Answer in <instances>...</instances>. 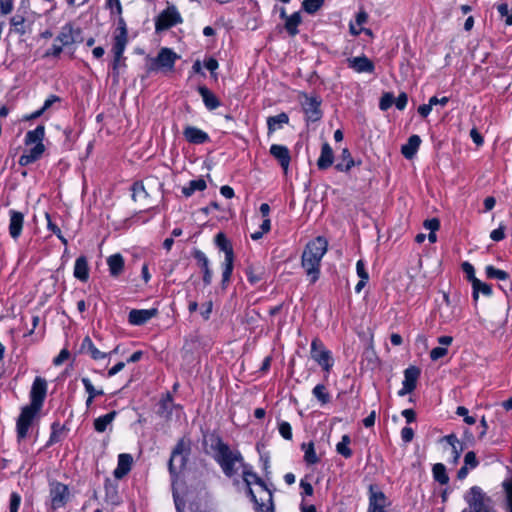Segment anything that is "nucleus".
Listing matches in <instances>:
<instances>
[{
	"label": "nucleus",
	"mask_w": 512,
	"mask_h": 512,
	"mask_svg": "<svg viewBox=\"0 0 512 512\" xmlns=\"http://www.w3.org/2000/svg\"><path fill=\"white\" fill-rule=\"evenodd\" d=\"M420 144L421 139L418 135L410 136L407 143L403 145L401 148L403 156L406 159H412L415 156Z\"/></svg>",
	"instance_id": "cd10ccee"
},
{
	"label": "nucleus",
	"mask_w": 512,
	"mask_h": 512,
	"mask_svg": "<svg viewBox=\"0 0 512 512\" xmlns=\"http://www.w3.org/2000/svg\"><path fill=\"white\" fill-rule=\"evenodd\" d=\"M311 357L326 372L330 371L333 365L330 351H328L318 339H314L311 343Z\"/></svg>",
	"instance_id": "6e6552de"
},
{
	"label": "nucleus",
	"mask_w": 512,
	"mask_h": 512,
	"mask_svg": "<svg viewBox=\"0 0 512 512\" xmlns=\"http://www.w3.org/2000/svg\"><path fill=\"white\" fill-rule=\"evenodd\" d=\"M414 437V431L412 428L410 427H404L402 430H401V438L404 442L406 443H409L412 441Z\"/></svg>",
	"instance_id": "774afa93"
},
{
	"label": "nucleus",
	"mask_w": 512,
	"mask_h": 512,
	"mask_svg": "<svg viewBox=\"0 0 512 512\" xmlns=\"http://www.w3.org/2000/svg\"><path fill=\"white\" fill-rule=\"evenodd\" d=\"M505 237V227L504 226H499V228L493 230L491 233H490V238L493 240V241H501L503 240Z\"/></svg>",
	"instance_id": "e2e57ef3"
},
{
	"label": "nucleus",
	"mask_w": 512,
	"mask_h": 512,
	"mask_svg": "<svg viewBox=\"0 0 512 512\" xmlns=\"http://www.w3.org/2000/svg\"><path fill=\"white\" fill-rule=\"evenodd\" d=\"M133 458L130 454H120L118 456V464L114 470V477L117 479L123 478L131 470Z\"/></svg>",
	"instance_id": "5701e85b"
},
{
	"label": "nucleus",
	"mask_w": 512,
	"mask_h": 512,
	"mask_svg": "<svg viewBox=\"0 0 512 512\" xmlns=\"http://www.w3.org/2000/svg\"><path fill=\"white\" fill-rule=\"evenodd\" d=\"M132 197L134 200H137L138 198H141V196L147 197V192L144 188V185L141 182H136L133 184L132 187Z\"/></svg>",
	"instance_id": "6e6d98bb"
},
{
	"label": "nucleus",
	"mask_w": 512,
	"mask_h": 512,
	"mask_svg": "<svg viewBox=\"0 0 512 512\" xmlns=\"http://www.w3.org/2000/svg\"><path fill=\"white\" fill-rule=\"evenodd\" d=\"M80 351L82 353L89 354L94 360L106 357V353L99 351L88 336L83 339Z\"/></svg>",
	"instance_id": "c756f323"
},
{
	"label": "nucleus",
	"mask_w": 512,
	"mask_h": 512,
	"mask_svg": "<svg viewBox=\"0 0 512 512\" xmlns=\"http://www.w3.org/2000/svg\"><path fill=\"white\" fill-rule=\"evenodd\" d=\"M198 92L202 96L203 102L207 109L214 110L220 106L218 98L205 86H199Z\"/></svg>",
	"instance_id": "c85d7f7f"
},
{
	"label": "nucleus",
	"mask_w": 512,
	"mask_h": 512,
	"mask_svg": "<svg viewBox=\"0 0 512 512\" xmlns=\"http://www.w3.org/2000/svg\"><path fill=\"white\" fill-rule=\"evenodd\" d=\"M354 165L355 162L349 150L347 148L343 149L335 168L340 172H348Z\"/></svg>",
	"instance_id": "7c9ffc66"
},
{
	"label": "nucleus",
	"mask_w": 512,
	"mask_h": 512,
	"mask_svg": "<svg viewBox=\"0 0 512 512\" xmlns=\"http://www.w3.org/2000/svg\"><path fill=\"white\" fill-rule=\"evenodd\" d=\"M182 22L181 15L175 6H170L162 11L155 21L156 31H164Z\"/></svg>",
	"instance_id": "0eeeda50"
},
{
	"label": "nucleus",
	"mask_w": 512,
	"mask_h": 512,
	"mask_svg": "<svg viewBox=\"0 0 512 512\" xmlns=\"http://www.w3.org/2000/svg\"><path fill=\"white\" fill-rule=\"evenodd\" d=\"M270 154L279 161L281 167L287 171L290 163V152L286 146L273 144L270 147Z\"/></svg>",
	"instance_id": "412c9836"
},
{
	"label": "nucleus",
	"mask_w": 512,
	"mask_h": 512,
	"mask_svg": "<svg viewBox=\"0 0 512 512\" xmlns=\"http://www.w3.org/2000/svg\"><path fill=\"white\" fill-rule=\"evenodd\" d=\"M432 472H433V477L437 482H439L442 485L448 483L449 477L446 473V467L444 464H442V463L434 464V466L432 468Z\"/></svg>",
	"instance_id": "4c0bfd02"
},
{
	"label": "nucleus",
	"mask_w": 512,
	"mask_h": 512,
	"mask_svg": "<svg viewBox=\"0 0 512 512\" xmlns=\"http://www.w3.org/2000/svg\"><path fill=\"white\" fill-rule=\"evenodd\" d=\"M47 394V381L37 376L32 384L30 390V404L42 408L45 397Z\"/></svg>",
	"instance_id": "9d476101"
},
{
	"label": "nucleus",
	"mask_w": 512,
	"mask_h": 512,
	"mask_svg": "<svg viewBox=\"0 0 512 512\" xmlns=\"http://www.w3.org/2000/svg\"><path fill=\"white\" fill-rule=\"evenodd\" d=\"M9 215V234L13 239H17L22 232L24 224V215L23 213L16 210H10Z\"/></svg>",
	"instance_id": "6ab92c4d"
},
{
	"label": "nucleus",
	"mask_w": 512,
	"mask_h": 512,
	"mask_svg": "<svg viewBox=\"0 0 512 512\" xmlns=\"http://www.w3.org/2000/svg\"><path fill=\"white\" fill-rule=\"evenodd\" d=\"M349 68L358 73H372L374 71V63L366 56H358L347 59Z\"/></svg>",
	"instance_id": "a211bd4d"
},
{
	"label": "nucleus",
	"mask_w": 512,
	"mask_h": 512,
	"mask_svg": "<svg viewBox=\"0 0 512 512\" xmlns=\"http://www.w3.org/2000/svg\"><path fill=\"white\" fill-rule=\"evenodd\" d=\"M243 481L248 488V494L256 505L257 512H274L272 492L266 487L264 481L243 467Z\"/></svg>",
	"instance_id": "f257e3e1"
},
{
	"label": "nucleus",
	"mask_w": 512,
	"mask_h": 512,
	"mask_svg": "<svg viewBox=\"0 0 512 512\" xmlns=\"http://www.w3.org/2000/svg\"><path fill=\"white\" fill-rule=\"evenodd\" d=\"M328 247L327 240L318 236L310 241L302 254V267L310 277L312 283L316 282L320 273V262L325 255Z\"/></svg>",
	"instance_id": "7ed1b4c3"
},
{
	"label": "nucleus",
	"mask_w": 512,
	"mask_h": 512,
	"mask_svg": "<svg viewBox=\"0 0 512 512\" xmlns=\"http://www.w3.org/2000/svg\"><path fill=\"white\" fill-rule=\"evenodd\" d=\"M82 383H83L85 390L88 393L89 397L95 398L96 396H100V395L104 394L102 389H100V390L95 389V387L92 385L91 381L88 378H82Z\"/></svg>",
	"instance_id": "3c124183"
},
{
	"label": "nucleus",
	"mask_w": 512,
	"mask_h": 512,
	"mask_svg": "<svg viewBox=\"0 0 512 512\" xmlns=\"http://www.w3.org/2000/svg\"><path fill=\"white\" fill-rule=\"evenodd\" d=\"M388 505L385 494L376 486H369V507L368 512H385Z\"/></svg>",
	"instance_id": "9b49d317"
},
{
	"label": "nucleus",
	"mask_w": 512,
	"mask_h": 512,
	"mask_svg": "<svg viewBox=\"0 0 512 512\" xmlns=\"http://www.w3.org/2000/svg\"><path fill=\"white\" fill-rule=\"evenodd\" d=\"M462 270L466 274L467 279L471 282V284L479 285V279L475 277V270L472 264L469 262H464L462 264Z\"/></svg>",
	"instance_id": "8fccbe9b"
},
{
	"label": "nucleus",
	"mask_w": 512,
	"mask_h": 512,
	"mask_svg": "<svg viewBox=\"0 0 512 512\" xmlns=\"http://www.w3.org/2000/svg\"><path fill=\"white\" fill-rule=\"evenodd\" d=\"M172 405L173 403L170 396H167V398L162 399L158 405V415H160L161 417H168L169 414L171 413Z\"/></svg>",
	"instance_id": "37998d69"
},
{
	"label": "nucleus",
	"mask_w": 512,
	"mask_h": 512,
	"mask_svg": "<svg viewBox=\"0 0 512 512\" xmlns=\"http://www.w3.org/2000/svg\"><path fill=\"white\" fill-rule=\"evenodd\" d=\"M183 135L192 144H202L209 140L206 132L194 126H187L183 131Z\"/></svg>",
	"instance_id": "4be33fe9"
},
{
	"label": "nucleus",
	"mask_w": 512,
	"mask_h": 512,
	"mask_svg": "<svg viewBox=\"0 0 512 512\" xmlns=\"http://www.w3.org/2000/svg\"><path fill=\"white\" fill-rule=\"evenodd\" d=\"M45 147L43 143H37L28 153H24L19 158V165L27 166L37 161L44 153Z\"/></svg>",
	"instance_id": "b1692460"
},
{
	"label": "nucleus",
	"mask_w": 512,
	"mask_h": 512,
	"mask_svg": "<svg viewBox=\"0 0 512 512\" xmlns=\"http://www.w3.org/2000/svg\"><path fill=\"white\" fill-rule=\"evenodd\" d=\"M465 499L470 509H464L462 512H494L486 505L484 494L478 486H473Z\"/></svg>",
	"instance_id": "1a4fd4ad"
},
{
	"label": "nucleus",
	"mask_w": 512,
	"mask_h": 512,
	"mask_svg": "<svg viewBox=\"0 0 512 512\" xmlns=\"http://www.w3.org/2000/svg\"><path fill=\"white\" fill-rule=\"evenodd\" d=\"M302 449L304 450V460L308 464H316L319 458L316 455L314 444L312 442L303 443Z\"/></svg>",
	"instance_id": "58836bf2"
},
{
	"label": "nucleus",
	"mask_w": 512,
	"mask_h": 512,
	"mask_svg": "<svg viewBox=\"0 0 512 512\" xmlns=\"http://www.w3.org/2000/svg\"><path fill=\"white\" fill-rule=\"evenodd\" d=\"M210 441L214 459L227 477L234 476L240 467H244L243 458L239 451L231 450L218 436L212 435Z\"/></svg>",
	"instance_id": "f03ea898"
},
{
	"label": "nucleus",
	"mask_w": 512,
	"mask_h": 512,
	"mask_svg": "<svg viewBox=\"0 0 512 512\" xmlns=\"http://www.w3.org/2000/svg\"><path fill=\"white\" fill-rule=\"evenodd\" d=\"M206 188V182L203 179L192 180L188 186L182 188V193L190 197L195 191H203Z\"/></svg>",
	"instance_id": "e433bc0d"
},
{
	"label": "nucleus",
	"mask_w": 512,
	"mask_h": 512,
	"mask_svg": "<svg viewBox=\"0 0 512 512\" xmlns=\"http://www.w3.org/2000/svg\"><path fill=\"white\" fill-rule=\"evenodd\" d=\"M424 227L430 232L437 231L440 227V222L437 218L427 219L424 221Z\"/></svg>",
	"instance_id": "0e129e2a"
},
{
	"label": "nucleus",
	"mask_w": 512,
	"mask_h": 512,
	"mask_svg": "<svg viewBox=\"0 0 512 512\" xmlns=\"http://www.w3.org/2000/svg\"><path fill=\"white\" fill-rule=\"evenodd\" d=\"M289 122V117L286 113L282 112L275 116H270L267 118V128L268 134L273 133L277 129H280L282 125L287 124Z\"/></svg>",
	"instance_id": "2f4dec72"
},
{
	"label": "nucleus",
	"mask_w": 512,
	"mask_h": 512,
	"mask_svg": "<svg viewBox=\"0 0 512 512\" xmlns=\"http://www.w3.org/2000/svg\"><path fill=\"white\" fill-rule=\"evenodd\" d=\"M312 393L322 404H326L330 401V396L326 392V387L323 384L316 385Z\"/></svg>",
	"instance_id": "a18cd8bd"
},
{
	"label": "nucleus",
	"mask_w": 512,
	"mask_h": 512,
	"mask_svg": "<svg viewBox=\"0 0 512 512\" xmlns=\"http://www.w3.org/2000/svg\"><path fill=\"white\" fill-rule=\"evenodd\" d=\"M21 503V497L18 493L13 492L10 496L9 512H17Z\"/></svg>",
	"instance_id": "13d9d810"
},
{
	"label": "nucleus",
	"mask_w": 512,
	"mask_h": 512,
	"mask_svg": "<svg viewBox=\"0 0 512 512\" xmlns=\"http://www.w3.org/2000/svg\"><path fill=\"white\" fill-rule=\"evenodd\" d=\"M448 350L446 347H436L433 348L430 352V358L433 361H436L442 357H444L447 354Z\"/></svg>",
	"instance_id": "680f3d73"
},
{
	"label": "nucleus",
	"mask_w": 512,
	"mask_h": 512,
	"mask_svg": "<svg viewBox=\"0 0 512 512\" xmlns=\"http://www.w3.org/2000/svg\"><path fill=\"white\" fill-rule=\"evenodd\" d=\"M40 410V407H33L32 404L22 408V411L17 419V436L19 439H24L27 436L31 423Z\"/></svg>",
	"instance_id": "423d86ee"
},
{
	"label": "nucleus",
	"mask_w": 512,
	"mask_h": 512,
	"mask_svg": "<svg viewBox=\"0 0 512 512\" xmlns=\"http://www.w3.org/2000/svg\"><path fill=\"white\" fill-rule=\"evenodd\" d=\"M107 264L112 277H118L124 270V258L119 253L109 256Z\"/></svg>",
	"instance_id": "a878e982"
},
{
	"label": "nucleus",
	"mask_w": 512,
	"mask_h": 512,
	"mask_svg": "<svg viewBox=\"0 0 512 512\" xmlns=\"http://www.w3.org/2000/svg\"><path fill=\"white\" fill-rule=\"evenodd\" d=\"M45 135V128L43 125H38L34 130L28 131L25 136V144L30 145L33 143H42Z\"/></svg>",
	"instance_id": "c9c22d12"
},
{
	"label": "nucleus",
	"mask_w": 512,
	"mask_h": 512,
	"mask_svg": "<svg viewBox=\"0 0 512 512\" xmlns=\"http://www.w3.org/2000/svg\"><path fill=\"white\" fill-rule=\"evenodd\" d=\"M302 22L300 12H295L289 17H286L285 21V29L290 36H295L298 34V26Z\"/></svg>",
	"instance_id": "72a5a7b5"
},
{
	"label": "nucleus",
	"mask_w": 512,
	"mask_h": 512,
	"mask_svg": "<svg viewBox=\"0 0 512 512\" xmlns=\"http://www.w3.org/2000/svg\"><path fill=\"white\" fill-rule=\"evenodd\" d=\"M193 258L203 271V282L205 285H210L212 282V271L209 268V260L204 252L199 249H194L192 252Z\"/></svg>",
	"instance_id": "f3484780"
},
{
	"label": "nucleus",
	"mask_w": 512,
	"mask_h": 512,
	"mask_svg": "<svg viewBox=\"0 0 512 512\" xmlns=\"http://www.w3.org/2000/svg\"><path fill=\"white\" fill-rule=\"evenodd\" d=\"M74 277L82 282H86L89 278L88 261L85 256L76 259L74 265Z\"/></svg>",
	"instance_id": "bb28decb"
},
{
	"label": "nucleus",
	"mask_w": 512,
	"mask_h": 512,
	"mask_svg": "<svg viewBox=\"0 0 512 512\" xmlns=\"http://www.w3.org/2000/svg\"><path fill=\"white\" fill-rule=\"evenodd\" d=\"M112 46L113 56L122 57L128 43L127 28L118 27Z\"/></svg>",
	"instance_id": "aec40b11"
},
{
	"label": "nucleus",
	"mask_w": 512,
	"mask_h": 512,
	"mask_svg": "<svg viewBox=\"0 0 512 512\" xmlns=\"http://www.w3.org/2000/svg\"><path fill=\"white\" fill-rule=\"evenodd\" d=\"M420 376V369L416 366H410L404 371L403 387L398 391V395L403 397L406 394L411 393L417 384V380Z\"/></svg>",
	"instance_id": "ddd939ff"
},
{
	"label": "nucleus",
	"mask_w": 512,
	"mask_h": 512,
	"mask_svg": "<svg viewBox=\"0 0 512 512\" xmlns=\"http://www.w3.org/2000/svg\"><path fill=\"white\" fill-rule=\"evenodd\" d=\"M69 496L68 487L62 483L51 484L50 497L53 509H58L65 505Z\"/></svg>",
	"instance_id": "f8f14e48"
},
{
	"label": "nucleus",
	"mask_w": 512,
	"mask_h": 512,
	"mask_svg": "<svg viewBox=\"0 0 512 512\" xmlns=\"http://www.w3.org/2000/svg\"><path fill=\"white\" fill-rule=\"evenodd\" d=\"M472 287H473V298L475 300L478 299L479 292H481L482 294H484L486 296H490L492 294L491 286L486 283L481 282L480 280H479V285L473 284Z\"/></svg>",
	"instance_id": "09e8293b"
},
{
	"label": "nucleus",
	"mask_w": 512,
	"mask_h": 512,
	"mask_svg": "<svg viewBox=\"0 0 512 512\" xmlns=\"http://www.w3.org/2000/svg\"><path fill=\"white\" fill-rule=\"evenodd\" d=\"M113 58L114 59L112 62V70H113L114 76L116 78H118L120 68L125 66V64H124L125 58L123 56L122 57L113 56Z\"/></svg>",
	"instance_id": "052dcab7"
},
{
	"label": "nucleus",
	"mask_w": 512,
	"mask_h": 512,
	"mask_svg": "<svg viewBox=\"0 0 512 512\" xmlns=\"http://www.w3.org/2000/svg\"><path fill=\"white\" fill-rule=\"evenodd\" d=\"M351 439L348 435H343L341 441L336 445V451L344 458L352 456V450L349 448Z\"/></svg>",
	"instance_id": "ea45409f"
},
{
	"label": "nucleus",
	"mask_w": 512,
	"mask_h": 512,
	"mask_svg": "<svg viewBox=\"0 0 512 512\" xmlns=\"http://www.w3.org/2000/svg\"><path fill=\"white\" fill-rule=\"evenodd\" d=\"M479 461L477 460L476 454L473 451H469L464 456V465L470 469H474L478 466Z\"/></svg>",
	"instance_id": "864d4df0"
},
{
	"label": "nucleus",
	"mask_w": 512,
	"mask_h": 512,
	"mask_svg": "<svg viewBox=\"0 0 512 512\" xmlns=\"http://www.w3.org/2000/svg\"><path fill=\"white\" fill-rule=\"evenodd\" d=\"M264 272L260 268H255L253 266L248 267L246 270L247 279L251 284H256L260 280H262Z\"/></svg>",
	"instance_id": "49530a36"
},
{
	"label": "nucleus",
	"mask_w": 512,
	"mask_h": 512,
	"mask_svg": "<svg viewBox=\"0 0 512 512\" xmlns=\"http://www.w3.org/2000/svg\"><path fill=\"white\" fill-rule=\"evenodd\" d=\"M13 10L12 0H0V11L2 14H9Z\"/></svg>",
	"instance_id": "338daca9"
},
{
	"label": "nucleus",
	"mask_w": 512,
	"mask_h": 512,
	"mask_svg": "<svg viewBox=\"0 0 512 512\" xmlns=\"http://www.w3.org/2000/svg\"><path fill=\"white\" fill-rule=\"evenodd\" d=\"M190 450L191 446L189 440L181 438L177 442L172 450L168 463L169 472L172 476L176 475L178 471H181L185 467Z\"/></svg>",
	"instance_id": "20e7f679"
},
{
	"label": "nucleus",
	"mask_w": 512,
	"mask_h": 512,
	"mask_svg": "<svg viewBox=\"0 0 512 512\" xmlns=\"http://www.w3.org/2000/svg\"><path fill=\"white\" fill-rule=\"evenodd\" d=\"M279 433L281 434V436L286 439V440H290L292 438V428H291V425L288 423V422H281L279 424Z\"/></svg>",
	"instance_id": "4d7b16f0"
},
{
	"label": "nucleus",
	"mask_w": 512,
	"mask_h": 512,
	"mask_svg": "<svg viewBox=\"0 0 512 512\" xmlns=\"http://www.w3.org/2000/svg\"><path fill=\"white\" fill-rule=\"evenodd\" d=\"M407 102H408V97H407V94L404 92L400 93L396 100L394 99V103H395L397 109H399V110H403L406 107Z\"/></svg>",
	"instance_id": "69168bd1"
},
{
	"label": "nucleus",
	"mask_w": 512,
	"mask_h": 512,
	"mask_svg": "<svg viewBox=\"0 0 512 512\" xmlns=\"http://www.w3.org/2000/svg\"><path fill=\"white\" fill-rule=\"evenodd\" d=\"M158 313L157 309H133L129 312L128 320L132 325H143Z\"/></svg>",
	"instance_id": "dca6fc26"
},
{
	"label": "nucleus",
	"mask_w": 512,
	"mask_h": 512,
	"mask_svg": "<svg viewBox=\"0 0 512 512\" xmlns=\"http://www.w3.org/2000/svg\"><path fill=\"white\" fill-rule=\"evenodd\" d=\"M62 433V428L59 427V424L54 423L52 425V433L50 435L48 445H52L60 440V434Z\"/></svg>",
	"instance_id": "bf43d9fd"
},
{
	"label": "nucleus",
	"mask_w": 512,
	"mask_h": 512,
	"mask_svg": "<svg viewBox=\"0 0 512 512\" xmlns=\"http://www.w3.org/2000/svg\"><path fill=\"white\" fill-rule=\"evenodd\" d=\"M503 490L505 492L506 508L512 512V477L503 481Z\"/></svg>",
	"instance_id": "79ce46f5"
},
{
	"label": "nucleus",
	"mask_w": 512,
	"mask_h": 512,
	"mask_svg": "<svg viewBox=\"0 0 512 512\" xmlns=\"http://www.w3.org/2000/svg\"><path fill=\"white\" fill-rule=\"evenodd\" d=\"M324 4V0H304L302 3L303 9L309 13L313 14L317 12Z\"/></svg>",
	"instance_id": "de8ad7c7"
},
{
	"label": "nucleus",
	"mask_w": 512,
	"mask_h": 512,
	"mask_svg": "<svg viewBox=\"0 0 512 512\" xmlns=\"http://www.w3.org/2000/svg\"><path fill=\"white\" fill-rule=\"evenodd\" d=\"M117 415L116 411L107 413L106 415L100 416L94 420V428L97 432L103 433L108 425L112 423Z\"/></svg>",
	"instance_id": "f704fd0d"
},
{
	"label": "nucleus",
	"mask_w": 512,
	"mask_h": 512,
	"mask_svg": "<svg viewBox=\"0 0 512 512\" xmlns=\"http://www.w3.org/2000/svg\"><path fill=\"white\" fill-rule=\"evenodd\" d=\"M320 104L321 101L317 97H305L302 106L308 121L316 122L321 119Z\"/></svg>",
	"instance_id": "4468645a"
},
{
	"label": "nucleus",
	"mask_w": 512,
	"mask_h": 512,
	"mask_svg": "<svg viewBox=\"0 0 512 512\" xmlns=\"http://www.w3.org/2000/svg\"><path fill=\"white\" fill-rule=\"evenodd\" d=\"M215 244L225 253V259H234L233 248L223 233H218L215 236Z\"/></svg>",
	"instance_id": "473e14b6"
},
{
	"label": "nucleus",
	"mask_w": 512,
	"mask_h": 512,
	"mask_svg": "<svg viewBox=\"0 0 512 512\" xmlns=\"http://www.w3.org/2000/svg\"><path fill=\"white\" fill-rule=\"evenodd\" d=\"M334 161V153L328 143H324L321 148L320 157L317 160V166L320 170L329 168Z\"/></svg>",
	"instance_id": "393cba45"
},
{
	"label": "nucleus",
	"mask_w": 512,
	"mask_h": 512,
	"mask_svg": "<svg viewBox=\"0 0 512 512\" xmlns=\"http://www.w3.org/2000/svg\"><path fill=\"white\" fill-rule=\"evenodd\" d=\"M233 261L234 259H225L223 263V272H222V287L225 288L230 281L232 271H233Z\"/></svg>",
	"instance_id": "a19ab883"
},
{
	"label": "nucleus",
	"mask_w": 512,
	"mask_h": 512,
	"mask_svg": "<svg viewBox=\"0 0 512 512\" xmlns=\"http://www.w3.org/2000/svg\"><path fill=\"white\" fill-rule=\"evenodd\" d=\"M497 10L502 17H506V24L512 25V11H509L508 5L506 3H501L497 6Z\"/></svg>",
	"instance_id": "5fc2aeb1"
},
{
	"label": "nucleus",
	"mask_w": 512,
	"mask_h": 512,
	"mask_svg": "<svg viewBox=\"0 0 512 512\" xmlns=\"http://www.w3.org/2000/svg\"><path fill=\"white\" fill-rule=\"evenodd\" d=\"M486 275L488 278L498 279V280H507L509 275L507 272L497 269L492 265L486 267Z\"/></svg>",
	"instance_id": "c03bdc74"
},
{
	"label": "nucleus",
	"mask_w": 512,
	"mask_h": 512,
	"mask_svg": "<svg viewBox=\"0 0 512 512\" xmlns=\"http://www.w3.org/2000/svg\"><path fill=\"white\" fill-rule=\"evenodd\" d=\"M178 55L169 48H161L157 57L150 58L148 71L173 70Z\"/></svg>",
	"instance_id": "39448f33"
},
{
	"label": "nucleus",
	"mask_w": 512,
	"mask_h": 512,
	"mask_svg": "<svg viewBox=\"0 0 512 512\" xmlns=\"http://www.w3.org/2000/svg\"><path fill=\"white\" fill-rule=\"evenodd\" d=\"M80 41V30H75L71 24L64 25L55 38V42H59L62 46H68Z\"/></svg>",
	"instance_id": "2eb2a0df"
},
{
	"label": "nucleus",
	"mask_w": 512,
	"mask_h": 512,
	"mask_svg": "<svg viewBox=\"0 0 512 512\" xmlns=\"http://www.w3.org/2000/svg\"><path fill=\"white\" fill-rule=\"evenodd\" d=\"M394 103V96L392 93H384L379 102V108L382 111L388 110Z\"/></svg>",
	"instance_id": "603ef678"
}]
</instances>
